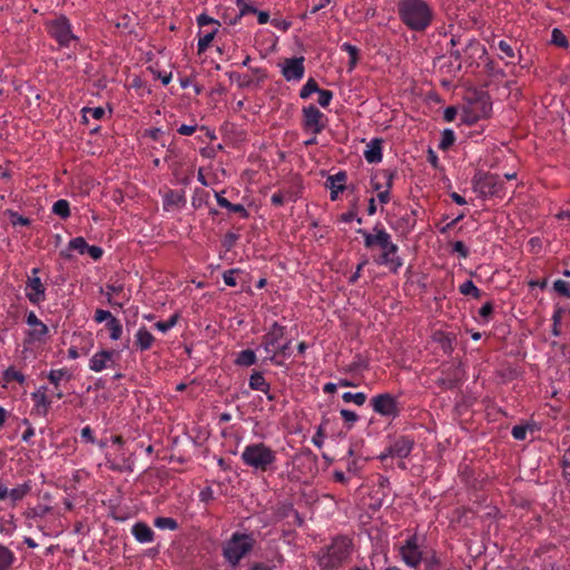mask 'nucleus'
<instances>
[{"label": "nucleus", "mask_w": 570, "mask_h": 570, "mask_svg": "<svg viewBox=\"0 0 570 570\" xmlns=\"http://www.w3.org/2000/svg\"><path fill=\"white\" fill-rule=\"evenodd\" d=\"M364 237L366 248L377 247L380 254L374 256L375 264L385 266L391 273L396 274L403 266V261L399 256V246L392 242L391 235L380 226H375L373 232L360 230Z\"/></svg>", "instance_id": "1"}, {"label": "nucleus", "mask_w": 570, "mask_h": 570, "mask_svg": "<svg viewBox=\"0 0 570 570\" xmlns=\"http://www.w3.org/2000/svg\"><path fill=\"white\" fill-rule=\"evenodd\" d=\"M240 460L255 472H274L277 469V452L264 442L247 444Z\"/></svg>", "instance_id": "2"}, {"label": "nucleus", "mask_w": 570, "mask_h": 570, "mask_svg": "<svg viewBox=\"0 0 570 570\" xmlns=\"http://www.w3.org/2000/svg\"><path fill=\"white\" fill-rule=\"evenodd\" d=\"M399 14L411 30H425L433 18L430 6L424 0H400Z\"/></svg>", "instance_id": "3"}, {"label": "nucleus", "mask_w": 570, "mask_h": 570, "mask_svg": "<svg viewBox=\"0 0 570 570\" xmlns=\"http://www.w3.org/2000/svg\"><path fill=\"white\" fill-rule=\"evenodd\" d=\"M352 540L346 535L334 538L330 546L317 554V562L324 569H334L345 562L352 552Z\"/></svg>", "instance_id": "4"}, {"label": "nucleus", "mask_w": 570, "mask_h": 570, "mask_svg": "<svg viewBox=\"0 0 570 570\" xmlns=\"http://www.w3.org/2000/svg\"><path fill=\"white\" fill-rule=\"evenodd\" d=\"M284 327L277 323H274L269 331L263 336L262 346L266 353V358L278 363L276 360L278 356H284L286 350L289 347V343H283Z\"/></svg>", "instance_id": "5"}, {"label": "nucleus", "mask_w": 570, "mask_h": 570, "mask_svg": "<svg viewBox=\"0 0 570 570\" xmlns=\"http://www.w3.org/2000/svg\"><path fill=\"white\" fill-rule=\"evenodd\" d=\"M253 546L254 539L250 534L236 532L224 544V557L235 566L253 549Z\"/></svg>", "instance_id": "6"}, {"label": "nucleus", "mask_w": 570, "mask_h": 570, "mask_svg": "<svg viewBox=\"0 0 570 570\" xmlns=\"http://www.w3.org/2000/svg\"><path fill=\"white\" fill-rule=\"evenodd\" d=\"M48 35L53 38L60 47L68 48L78 37L72 33V27L69 19L60 16L45 23Z\"/></svg>", "instance_id": "7"}, {"label": "nucleus", "mask_w": 570, "mask_h": 570, "mask_svg": "<svg viewBox=\"0 0 570 570\" xmlns=\"http://www.w3.org/2000/svg\"><path fill=\"white\" fill-rule=\"evenodd\" d=\"M196 21L200 28L198 32L197 53L203 55L207 51L216 37L220 22L206 13L197 16Z\"/></svg>", "instance_id": "8"}, {"label": "nucleus", "mask_w": 570, "mask_h": 570, "mask_svg": "<svg viewBox=\"0 0 570 570\" xmlns=\"http://www.w3.org/2000/svg\"><path fill=\"white\" fill-rule=\"evenodd\" d=\"M328 119L316 106L308 105L302 109V128L305 132L317 136L327 126Z\"/></svg>", "instance_id": "9"}, {"label": "nucleus", "mask_w": 570, "mask_h": 570, "mask_svg": "<svg viewBox=\"0 0 570 570\" xmlns=\"http://www.w3.org/2000/svg\"><path fill=\"white\" fill-rule=\"evenodd\" d=\"M370 404L375 413L387 419H395L401 413L397 397L389 392L372 396Z\"/></svg>", "instance_id": "10"}, {"label": "nucleus", "mask_w": 570, "mask_h": 570, "mask_svg": "<svg viewBox=\"0 0 570 570\" xmlns=\"http://www.w3.org/2000/svg\"><path fill=\"white\" fill-rule=\"evenodd\" d=\"M402 561L410 568L417 569L423 561V551L416 534L409 537L399 549Z\"/></svg>", "instance_id": "11"}, {"label": "nucleus", "mask_w": 570, "mask_h": 570, "mask_svg": "<svg viewBox=\"0 0 570 570\" xmlns=\"http://www.w3.org/2000/svg\"><path fill=\"white\" fill-rule=\"evenodd\" d=\"M304 57L286 58L278 65L286 81L298 82L304 78Z\"/></svg>", "instance_id": "12"}, {"label": "nucleus", "mask_w": 570, "mask_h": 570, "mask_svg": "<svg viewBox=\"0 0 570 570\" xmlns=\"http://www.w3.org/2000/svg\"><path fill=\"white\" fill-rule=\"evenodd\" d=\"M498 177L495 174L479 171L474 177V190L482 197L493 196L498 191Z\"/></svg>", "instance_id": "13"}, {"label": "nucleus", "mask_w": 570, "mask_h": 570, "mask_svg": "<svg viewBox=\"0 0 570 570\" xmlns=\"http://www.w3.org/2000/svg\"><path fill=\"white\" fill-rule=\"evenodd\" d=\"M108 468L117 472H131L132 461L124 448H117L114 453H108L107 456Z\"/></svg>", "instance_id": "14"}, {"label": "nucleus", "mask_w": 570, "mask_h": 570, "mask_svg": "<svg viewBox=\"0 0 570 570\" xmlns=\"http://www.w3.org/2000/svg\"><path fill=\"white\" fill-rule=\"evenodd\" d=\"M38 273L37 268L32 269V276L28 278L26 285V296L32 304H40L45 301L46 288L41 282V279L36 276Z\"/></svg>", "instance_id": "15"}, {"label": "nucleus", "mask_w": 570, "mask_h": 570, "mask_svg": "<svg viewBox=\"0 0 570 570\" xmlns=\"http://www.w3.org/2000/svg\"><path fill=\"white\" fill-rule=\"evenodd\" d=\"M115 355L116 352L109 350H101L96 352L89 360V368L92 372L99 373L104 370L112 367Z\"/></svg>", "instance_id": "16"}, {"label": "nucleus", "mask_w": 570, "mask_h": 570, "mask_svg": "<svg viewBox=\"0 0 570 570\" xmlns=\"http://www.w3.org/2000/svg\"><path fill=\"white\" fill-rule=\"evenodd\" d=\"M31 400L33 401V409L37 414L46 416L49 413L52 400L48 394L47 386L41 385L35 392H32Z\"/></svg>", "instance_id": "17"}, {"label": "nucleus", "mask_w": 570, "mask_h": 570, "mask_svg": "<svg viewBox=\"0 0 570 570\" xmlns=\"http://www.w3.org/2000/svg\"><path fill=\"white\" fill-rule=\"evenodd\" d=\"M27 324L31 327L29 331V337L31 341H42L48 334V326L42 323L33 312L27 315Z\"/></svg>", "instance_id": "18"}, {"label": "nucleus", "mask_w": 570, "mask_h": 570, "mask_svg": "<svg viewBox=\"0 0 570 570\" xmlns=\"http://www.w3.org/2000/svg\"><path fill=\"white\" fill-rule=\"evenodd\" d=\"M346 173L338 171L335 175H331L326 180V186L330 188V197L331 200L335 202L338 198V195L343 193L346 188Z\"/></svg>", "instance_id": "19"}, {"label": "nucleus", "mask_w": 570, "mask_h": 570, "mask_svg": "<svg viewBox=\"0 0 570 570\" xmlns=\"http://www.w3.org/2000/svg\"><path fill=\"white\" fill-rule=\"evenodd\" d=\"M491 110V105L487 100H480L472 104L464 110V121L474 122L479 118L487 117Z\"/></svg>", "instance_id": "20"}, {"label": "nucleus", "mask_w": 570, "mask_h": 570, "mask_svg": "<svg viewBox=\"0 0 570 570\" xmlns=\"http://www.w3.org/2000/svg\"><path fill=\"white\" fill-rule=\"evenodd\" d=\"M413 449V441L406 436L397 439L389 449V455L404 459L410 455Z\"/></svg>", "instance_id": "21"}, {"label": "nucleus", "mask_w": 570, "mask_h": 570, "mask_svg": "<svg viewBox=\"0 0 570 570\" xmlns=\"http://www.w3.org/2000/svg\"><path fill=\"white\" fill-rule=\"evenodd\" d=\"M382 139L374 138L367 145L364 150V158L368 164H379L382 161Z\"/></svg>", "instance_id": "22"}, {"label": "nucleus", "mask_w": 570, "mask_h": 570, "mask_svg": "<svg viewBox=\"0 0 570 570\" xmlns=\"http://www.w3.org/2000/svg\"><path fill=\"white\" fill-rule=\"evenodd\" d=\"M185 204V197L183 193L177 190L167 189L163 194V207L166 212L179 208Z\"/></svg>", "instance_id": "23"}, {"label": "nucleus", "mask_w": 570, "mask_h": 570, "mask_svg": "<svg viewBox=\"0 0 570 570\" xmlns=\"http://www.w3.org/2000/svg\"><path fill=\"white\" fill-rule=\"evenodd\" d=\"M131 534L139 543H150L154 541L155 533L145 522H137L131 528Z\"/></svg>", "instance_id": "24"}, {"label": "nucleus", "mask_w": 570, "mask_h": 570, "mask_svg": "<svg viewBox=\"0 0 570 570\" xmlns=\"http://www.w3.org/2000/svg\"><path fill=\"white\" fill-rule=\"evenodd\" d=\"M154 343L155 336L145 326L139 327L135 334L136 347L140 351H147Z\"/></svg>", "instance_id": "25"}, {"label": "nucleus", "mask_w": 570, "mask_h": 570, "mask_svg": "<svg viewBox=\"0 0 570 570\" xmlns=\"http://www.w3.org/2000/svg\"><path fill=\"white\" fill-rule=\"evenodd\" d=\"M249 387L254 391H259V392H263L265 394H267L268 399L269 400H273L274 397L272 395L268 394L269 390H271V385L269 383L266 381V379L264 377L263 373L261 372H254L250 377H249Z\"/></svg>", "instance_id": "26"}, {"label": "nucleus", "mask_w": 570, "mask_h": 570, "mask_svg": "<svg viewBox=\"0 0 570 570\" xmlns=\"http://www.w3.org/2000/svg\"><path fill=\"white\" fill-rule=\"evenodd\" d=\"M382 178L385 181L383 190L377 193V200L381 205H386L391 200V189L393 184V176L391 173L383 170Z\"/></svg>", "instance_id": "27"}, {"label": "nucleus", "mask_w": 570, "mask_h": 570, "mask_svg": "<svg viewBox=\"0 0 570 570\" xmlns=\"http://www.w3.org/2000/svg\"><path fill=\"white\" fill-rule=\"evenodd\" d=\"M17 558L14 552L0 543V570L12 569Z\"/></svg>", "instance_id": "28"}, {"label": "nucleus", "mask_w": 570, "mask_h": 570, "mask_svg": "<svg viewBox=\"0 0 570 570\" xmlns=\"http://www.w3.org/2000/svg\"><path fill=\"white\" fill-rule=\"evenodd\" d=\"M257 357L253 350H243L239 352L234 361V363L238 366L248 367L256 363Z\"/></svg>", "instance_id": "29"}, {"label": "nucleus", "mask_w": 570, "mask_h": 570, "mask_svg": "<svg viewBox=\"0 0 570 570\" xmlns=\"http://www.w3.org/2000/svg\"><path fill=\"white\" fill-rule=\"evenodd\" d=\"M235 2L239 12L233 20H229L230 24H236L244 16L257 12V9L246 0H236Z\"/></svg>", "instance_id": "30"}, {"label": "nucleus", "mask_w": 570, "mask_h": 570, "mask_svg": "<svg viewBox=\"0 0 570 570\" xmlns=\"http://www.w3.org/2000/svg\"><path fill=\"white\" fill-rule=\"evenodd\" d=\"M434 341L440 343L445 351H451L455 336L451 333L438 331L433 335Z\"/></svg>", "instance_id": "31"}, {"label": "nucleus", "mask_w": 570, "mask_h": 570, "mask_svg": "<svg viewBox=\"0 0 570 570\" xmlns=\"http://www.w3.org/2000/svg\"><path fill=\"white\" fill-rule=\"evenodd\" d=\"M3 381L6 384H9L13 381L18 382L19 384H23L26 381V376L16 367L10 366L3 372Z\"/></svg>", "instance_id": "32"}, {"label": "nucleus", "mask_w": 570, "mask_h": 570, "mask_svg": "<svg viewBox=\"0 0 570 570\" xmlns=\"http://www.w3.org/2000/svg\"><path fill=\"white\" fill-rule=\"evenodd\" d=\"M109 336L114 341H118L122 335V325L120 321L116 317H110V320L106 324Z\"/></svg>", "instance_id": "33"}, {"label": "nucleus", "mask_w": 570, "mask_h": 570, "mask_svg": "<svg viewBox=\"0 0 570 570\" xmlns=\"http://www.w3.org/2000/svg\"><path fill=\"white\" fill-rule=\"evenodd\" d=\"M154 525L160 530L175 531L178 529V523L175 519L169 517H157L154 520Z\"/></svg>", "instance_id": "34"}, {"label": "nucleus", "mask_w": 570, "mask_h": 570, "mask_svg": "<svg viewBox=\"0 0 570 570\" xmlns=\"http://www.w3.org/2000/svg\"><path fill=\"white\" fill-rule=\"evenodd\" d=\"M82 119L85 122H89V119L92 118L95 120H100L105 116L106 111L102 107H85L81 110Z\"/></svg>", "instance_id": "35"}, {"label": "nucleus", "mask_w": 570, "mask_h": 570, "mask_svg": "<svg viewBox=\"0 0 570 570\" xmlns=\"http://www.w3.org/2000/svg\"><path fill=\"white\" fill-rule=\"evenodd\" d=\"M52 213L62 219H67L70 216V205L66 199L57 200L52 206Z\"/></svg>", "instance_id": "36"}, {"label": "nucleus", "mask_w": 570, "mask_h": 570, "mask_svg": "<svg viewBox=\"0 0 570 570\" xmlns=\"http://www.w3.org/2000/svg\"><path fill=\"white\" fill-rule=\"evenodd\" d=\"M66 377H70L67 368L51 370L48 374L49 382L53 384L57 390L59 387V383Z\"/></svg>", "instance_id": "37"}, {"label": "nucleus", "mask_w": 570, "mask_h": 570, "mask_svg": "<svg viewBox=\"0 0 570 570\" xmlns=\"http://www.w3.org/2000/svg\"><path fill=\"white\" fill-rule=\"evenodd\" d=\"M320 89L316 80L314 78H309L305 85L299 90V97L302 99L309 98L313 94L317 92Z\"/></svg>", "instance_id": "38"}, {"label": "nucleus", "mask_w": 570, "mask_h": 570, "mask_svg": "<svg viewBox=\"0 0 570 570\" xmlns=\"http://www.w3.org/2000/svg\"><path fill=\"white\" fill-rule=\"evenodd\" d=\"M342 399L345 403H354L357 406H362L366 402V394L363 392H345L343 393Z\"/></svg>", "instance_id": "39"}, {"label": "nucleus", "mask_w": 570, "mask_h": 570, "mask_svg": "<svg viewBox=\"0 0 570 570\" xmlns=\"http://www.w3.org/2000/svg\"><path fill=\"white\" fill-rule=\"evenodd\" d=\"M459 292L464 296L480 297V291L470 279L465 281L459 286Z\"/></svg>", "instance_id": "40"}, {"label": "nucleus", "mask_w": 570, "mask_h": 570, "mask_svg": "<svg viewBox=\"0 0 570 570\" xmlns=\"http://www.w3.org/2000/svg\"><path fill=\"white\" fill-rule=\"evenodd\" d=\"M29 491H30V487L27 483H24V484L18 485V487L13 488L12 490H10L8 498H10V500L12 502H17V501L22 500Z\"/></svg>", "instance_id": "41"}, {"label": "nucleus", "mask_w": 570, "mask_h": 570, "mask_svg": "<svg viewBox=\"0 0 570 570\" xmlns=\"http://www.w3.org/2000/svg\"><path fill=\"white\" fill-rule=\"evenodd\" d=\"M454 141H455V135H454L453 130L445 129L442 132L439 147L442 150H446L454 144Z\"/></svg>", "instance_id": "42"}, {"label": "nucleus", "mask_w": 570, "mask_h": 570, "mask_svg": "<svg viewBox=\"0 0 570 570\" xmlns=\"http://www.w3.org/2000/svg\"><path fill=\"white\" fill-rule=\"evenodd\" d=\"M69 249L76 250L79 254H85L88 248V243L83 237H75L68 244Z\"/></svg>", "instance_id": "43"}, {"label": "nucleus", "mask_w": 570, "mask_h": 570, "mask_svg": "<svg viewBox=\"0 0 570 570\" xmlns=\"http://www.w3.org/2000/svg\"><path fill=\"white\" fill-rule=\"evenodd\" d=\"M177 322H178V315L174 314L167 321H159V322L155 323V328L163 333H166L169 330H171L177 324Z\"/></svg>", "instance_id": "44"}, {"label": "nucleus", "mask_w": 570, "mask_h": 570, "mask_svg": "<svg viewBox=\"0 0 570 570\" xmlns=\"http://www.w3.org/2000/svg\"><path fill=\"white\" fill-rule=\"evenodd\" d=\"M342 49L348 53L350 57V68L353 69L356 66L358 58V49L351 43H343Z\"/></svg>", "instance_id": "45"}, {"label": "nucleus", "mask_w": 570, "mask_h": 570, "mask_svg": "<svg viewBox=\"0 0 570 570\" xmlns=\"http://www.w3.org/2000/svg\"><path fill=\"white\" fill-rule=\"evenodd\" d=\"M316 94L318 95V105L323 108H327L332 102L333 92L331 90L320 88Z\"/></svg>", "instance_id": "46"}, {"label": "nucleus", "mask_w": 570, "mask_h": 570, "mask_svg": "<svg viewBox=\"0 0 570 570\" xmlns=\"http://www.w3.org/2000/svg\"><path fill=\"white\" fill-rule=\"evenodd\" d=\"M552 42L560 48H568L569 41L560 29L552 30Z\"/></svg>", "instance_id": "47"}, {"label": "nucleus", "mask_w": 570, "mask_h": 570, "mask_svg": "<svg viewBox=\"0 0 570 570\" xmlns=\"http://www.w3.org/2000/svg\"><path fill=\"white\" fill-rule=\"evenodd\" d=\"M553 288L559 295L570 298V285L566 281L557 279L553 283Z\"/></svg>", "instance_id": "48"}, {"label": "nucleus", "mask_w": 570, "mask_h": 570, "mask_svg": "<svg viewBox=\"0 0 570 570\" xmlns=\"http://www.w3.org/2000/svg\"><path fill=\"white\" fill-rule=\"evenodd\" d=\"M340 413H341L343 421L346 424H348L350 428L353 426L358 420L357 414L351 410L342 409Z\"/></svg>", "instance_id": "49"}, {"label": "nucleus", "mask_w": 570, "mask_h": 570, "mask_svg": "<svg viewBox=\"0 0 570 570\" xmlns=\"http://www.w3.org/2000/svg\"><path fill=\"white\" fill-rule=\"evenodd\" d=\"M529 430V425L520 424L515 425L512 429V435L518 441H523L527 438V432Z\"/></svg>", "instance_id": "50"}, {"label": "nucleus", "mask_w": 570, "mask_h": 570, "mask_svg": "<svg viewBox=\"0 0 570 570\" xmlns=\"http://www.w3.org/2000/svg\"><path fill=\"white\" fill-rule=\"evenodd\" d=\"M236 272H237L236 269H229V271H226L223 274L224 283L227 286L234 287V286L237 285V281H236V277H235Z\"/></svg>", "instance_id": "51"}, {"label": "nucleus", "mask_w": 570, "mask_h": 570, "mask_svg": "<svg viewBox=\"0 0 570 570\" xmlns=\"http://www.w3.org/2000/svg\"><path fill=\"white\" fill-rule=\"evenodd\" d=\"M528 246L531 253L538 254L542 248V240L540 237H531L528 242Z\"/></svg>", "instance_id": "52"}, {"label": "nucleus", "mask_w": 570, "mask_h": 570, "mask_svg": "<svg viewBox=\"0 0 570 570\" xmlns=\"http://www.w3.org/2000/svg\"><path fill=\"white\" fill-rule=\"evenodd\" d=\"M110 317H114L112 314L109 312V311H106V309H97L95 312V316H94V320L97 322V323H102L105 321H109Z\"/></svg>", "instance_id": "53"}, {"label": "nucleus", "mask_w": 570, "mask_h": 570, "mask_svg": "<svg viewBox=\"0 0 570 570\" xmlns=\"http://www.w3.org/2000/svg\"><path fill=\"white\" fill-rule=\"evenodd\" d=\"M89 254V256L95 259V261H98L101 258L102 254H104V250L101 247L99 246H95V245H88V248H87V252Z\"/></svg>", "instance_id": "54"}, {"label": "nucleus", "mask_w": 570, "mask_h": 570, "mask_svg": "<svg viewBox=\"0 0 570 570\" xmlns=\"http://www.w3.org/2000/svg\"><path fill=\"white\" fill-rule=\"evenodd\" d=\"M452 248H453V252L459 253L462 257L468 256L469 252L463 242H461V240L454 242L452 245Z\"/></svg>", "instance_id": "55"}, {"label": "nucleus", "mask_w": 570, "mask_h": 570, "mask_svg": "<svg viewBox=\"0 0 570 570\" xmlns=\"http://www.w3.org/2000/svg\"><path fill=\"white\" fill-rule=\"evenodd\" d=\"M458 110L455 107L450 106L444 109L443 118L445 121L451 122L455 119Z\"/></svg>", "instance_id": "56"}, {"label": "nucleus", "mask_w": 570, "mask_h": 570, "mask_svg": "<svg viewBox=\"0 0 570 570\" xmlns=\"http://www.w3.org/2000/svg\"><path fill=\"white\" fill-rule=\"evenodd\" d=\"M197 129L196 125H181L177 131L183 136H191Z\"/></svg>", "instance_id": "57"}, {"label": "nucleus", "mask_w": 570, "mask_h": 570, "mask_svg": "<svg viewBox=\"0 0 570 570\" xmlns=\"http://www.w3.org/2000/svg\"><path fill=\"white\" fill-rule=\"evenodd\" d=\"M23 423L27 424L28 428L22 433L21 439L24 442H29L30 439L35 436V429L31 426V424L28 422V420H24Z\"/></svg>", "instance_id": "58"}, {"label": "nucleus", "mask_w": 570, "mask_h": 570, "mask_svg": "<svg viewBox=\"0 0 570 570\" xmlns=\"http://www.w3.org/2000/svg\"><path fill=\"white\" fill-rule=\"evenodd\" d=\"M492 313V305L487 303L479 309V316L482 321H488V317Z\"/></svg>", "instance_id": "59"}, {"label": "nucleus", "mask_w": 570, "mask_h": 570, "mask_svg": "<svg viewBox=\"0 0 570 570\" xmlns=\"http://www.w3.org/2000/svg\"><path fill=\"white\" fill-rule=\"evenodd\" d=\"M81 438L85 439L89 443H95V441H96L90 426H85L81 430Z\"/></svg>", "instance_id": "60"}, {"label": "nucleus", "mask_w": 570, "mask_h": 570, "mask_svg": "<svg viewBox=\"0 0 570 570\" xmlns=\"http://www.w3.org/2000/svg\"><path fill=\"white\" fill-rule=\"evenodd\" d=\"M228 210L233 213H239L243 217L248 216L246 208L242 204H232V207H229Z\"/></svg>", "instance_id": "61"}, {"label": "nucleus", "mask_w": 570, "mask_h": 570, "mask_svg": "<svg viewBox=\"0 0 570 570\" xmlns=\"http://www.w3.org/2000/svg\"><path fill=\"white\" fill-rule=\"evenodd\" d=\"M271 202L275 206H282L284 204V195L283 193H274L271 197Z\"/></svg>", "instance_id": "62"}, {"label": "nucleus", "mask_w": 570, "mask_h": 570, "mask_svg": "<svg viewBox=\"0 0 570 570\" xmlns=\"http://www.w3.org/2000/svg\"><path fill=\"white\" fill-rule=\"evenodd\" d=\"M216 200L217 204L223 208L229 209V207H232V203L225 197H223L220 194H216Z\"/></svg>", "instance_id": "63"}, {"label": "nucleus", "mask_w": 570, "mask_h": 570, "mask_svg": "<svg viewBox=\"0 0 570 570\" xmlns=\"http://www.w3.org/2000/svg\"><path fill=\"white\" fill-rule=\"evenodd\" d=\"M528 285L531 288L539 287V288L543 289L547 286V279H531V281H529Z\"/></svg>", "instance_id": "64"}]
</instances>
